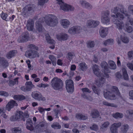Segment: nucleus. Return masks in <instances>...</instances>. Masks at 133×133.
<instances>
[{
    "label": "nucleus",
    "mask_w": 133,
    "mask_h": 133,
    "mask_svg": "<svg viewBox=\"0 0 133 133\" xmlns=\"http://www.w3.org/2000/svg\"><path fill=\"white\" fill-rule=\"evenodd\" d=\"M107 63L105 62H102L101 64L102 68H103L104 70V74L105 77H104L103 75L100 74L99 71L98 66L97 65H94L92 67L93 72L97 77H98L100 79V81H99L98 83L96 81V83H95L96 85L98 86L99 85V83H103V82H104L105 77L108 78V77L109 76L108 74L105 73V72L108 71L107 68Z\"/></svg>",
    "instance_id": "obj_1"
},
{
    "label": "nucleus",
    "mask_w": 133,
    "mask_h": 133,
    "mask_svg": "<svg viewBox=\"0 0 133 133\" xmlns=\"http://www.w3.org/2000/svg\"><path fill=\"white\" fill-rule=\"evenodd\" d=\"M117 10L116 9H113L112 10L111 16L113 18V20H115L114 21V23L116 24V28L119 30H122L124 28V24L122 22L119 21V19L122 20L124 18L123 12H121L119 14L117 13Z\"/></svg>",
    "instance_id": "obj_2"
},
{
    "label": "nucleus",
    "mask_w": 133,
    "mask_h": 133,
    "mask_svg": "<svg viewBox=\"0 0 133 133\" xmlns=\"http://www.w3.org/2000/svg\"><path fill=\"white\" fill-rule=\"evenodd\" d=\"M112 89V91L111 93L107 90L104 91V95L105 98L107 99L112 100L116 98V96L114 94H116V95H119V91L116 87H113Z\"/></svg>",
    "instance_id": "obj_3"
},
{
    "label": "nucleus",
    "mask_w": 133,
    "mask_h": 133,
    "mask_svg": "<svg viewBox=\"0 0 133 133\" xmlns=\"http://www.w3.org/2000/svg\"><path fill=\"white\" fill-rule=\"evenodd\" d=\"M51 84L53 88L56 90L62 89L63 85L61 80L57 77L54 78L52 79Z\"/></svg>",
    "instance_id": "obj_4"
},
{
    "label": "nucleus",
    "mask_w": 133,
    "mask_h": 133,
    "mask_svg": "<svg viewBox=\"0 0 133 133\" xmlns=\"http://www.w3.org/2000/svg\"><path fill=\"white\" fill-rule=\"evenodd\" d=\"M46 25L50 26H54L56 25L58 23L57 17L55 16L49 15L48 18L45 21Z\"/></svg>",
    "instance_id": "obj_5"
},
{
    "label": "nucleus",
    "mask_w": 133,
    "mask_h": 133,
    "mask_svg": "<svg viewBox=\"0 0 133 133\" xmlns=\"http://www.w3.org/2000/svg\"><path fill=\"white\" fill-rule=\"evenodd\" d=\"M65 83L67 92L69 93H72L74 90L73 81L71 79H67Z\"/></svg>",
    "instance_id": "obj_6"
},
{
    "label": "nucleus",
    "mask_w": 133,
    "mask_h": 133,
    "mask_svg": "<svg viewBox=\"0 0 133 133\" xmlns=\"http://www.w3.org/2000/svg\"><path fill=\"white\" fill-rule=\"evenodd\" d=\"M31 96L33 98L38 101H44L46 99L41 94L38 92H32V93Z\"/></svg>",
    "instance_id": "obj_7"
},
{
    "label": "nucleus",
    "mask_w": 133,
    "mask_h": 133,
    "mask_svg": "<svg viewBox=\"0 0 133 133\" xmlns=\"http://www.w3.org/2000/svg\"><path fill=\"white\" fill-rule=\"evenodd\" d=\"M25 55L26 57L30 58H34L39 56V54L37 51L31 50L27 51Z\"/></svg>",
    "instance_id": "obj_8"
},
{
    "label": "nucleus",
    "mask_w": 133,
    "mask_h": 133,
    "mask_svg": "<svg viewBox=\"0 0 133 133\" xmlns=\"http://www.w3.org/2000/svg\"><path fill=\"white\" fill-rule=\"evenodd\" d=\"M82 28L80 26H73L70 28L68 32L71 34H78L81 31Z\"/></svg>",
    "instance_id": "obj_9"
},
{
    "label": "nucleus",
    "mask_w": 133,
    "mask_h": 133,
    "mask_svg": "<svg viewBox=\"0 0 133 133\" xmlns=\"http://www.w3.org/2000/svg\"><path fill=\"white\" fill-rule=\"evenodd\" d=\"M60 8L61 9L65 11H72L74 9L73 6L65 3L60 6Z\"/></svg>",
    "instance_id": "obj_10"
},
{
    "label": "nucleus",
    "mask_w": 133,
    "mask_h": 133,
    "mask_svg": "<svg viewBox=\"0 0 133 133\" xmlns=\"http://www.w3.org/2000/svg\"><path fill=\"white\" fill-rule=\"evenodd\" d=\"M109 14V13L108 12L107 13H105L102 16L101 18V22L104 24L108 25L110 23V20L108 17Z\"/></svg>",
    "instance_id": "obj_11"
},
{
    "label": "nucleus",
    "mask_w": 133,
    "mask_h": 133,
    "mask_svg": "<svg viewBox=\"0 0 133 133\" xmlns=\"http://www.w3.org/2000/svg\"><path fill=\"white\" fill-rule=\"evenodd\" d=\"M25 89L24 87L21 88L22 90L25 91H30L32 88L35 87L32 82L30 81L26 82L25 83Z\"/></svg>",
    "instance_id": "obj_12"
},
{
    "label": "nucleus",
    "mask_w": 133,
    "mask_h": 133,
    "mask_svg": "<svg viewBox=\"0 0 133 133\" xmlns=\"http://www.w3.org/2000/svg\"><path fill=\"white\" fill-rule=\"evenodd\" d=\"M17 104L15 101L13 100H11L6 105L5 109L9 111L15 106H17Z\"/></svg>",
    "instance_id": "obj_13"
},
{
    "label": "nucleus",
    "mask_w": 133,
    "mask_h": 133,
    "mask_svg": "<svg viewBox=\"0 0 133 133\" xmlns=\"http://www.w3.org/2000/svg\"><path fill=\"white\" fill-rule=\"evenodd\" d=\"M99 24V22L98 21L90 20L87 22V26L89 28H94L97 26Z\"/></svg>",
    "instance_id": "obj_14"
},
{
    "label": "nucleus",
    "mask_w": 133,
    "mask_h": 133,
    "mask_svg": "<svg viewBox=\"0 0 133 133\" xmlns=\"http://www.w3.org/2000/svg\"><path fill=\"white\" fill-rule=\"evenodd\" d=\"M29 35L28 32L23 34L18 38V41L19 42H24L27 41L29 39Z\"/></svg>",
    "instance_id": "obj_15"
},
{
    "label": "nucleus",
    "mask_w": 133,
    "mask_h": 133,
    "mask_svg": "<svg viewBox=\"0 0 133 133\" xmlns=\"http://www.w3.org/2000/svg\"><path fill=\"white\" fill-rule=\"evenodd\" d=\"M23 113L21 111L18 112L15 116H12L10 118V120L12 121H15L17 119H23Z\"/></svg>",
    "instance_id": "obj_16"
},
{
    "label": "nucleus",
    "mask_w": 133,
    "mask_h": 133,
    "mask_svg": "<svg viewBox=\"0 0 133 133\" xmlns=\"http://www.w3.org/2000/svg\"><path fill=\"white\" fill-rule=\"evenodd\" d=\"M108 31V28H101L99 31V33L100 36L102 38L106 37L107 35Z\"/></svg>",
    "instance_id": "obj_17"
},
{
    "label": "nucleus",
    "mask_w": 133,
    "mask_h": 133,
    "mask_svg": "<svg viewBox=\"0 0 133 133\" xmlns=\"http://www.w3.org/2000/svg\"><path fill=\"white\" fill-rule=\"evenodd\" d=\"M60 23L62 27L64 28H68L70 24V21L66 19L61 20Z\"/></svg>",
    "instance_id": "obj_18"
},
{
    "label": "nucleus",
    "mask_w": 133,
    "mask_h": 133,
    "mask_svg": "<svg viewBox=\"0 0 133 133\" xmlns=\"http://www.w3.org/2000/svg\"><path fill=\"white\" fill-rule=\"evenodd\" d=\"M124 13H125V14H124V18L126 16L127 17V22L125 24V25L126 26L129 25V23H130L131 25L133 26V19L131 18L129 16H128L129 15L127 14V12L126 11H125L124 12Z\"/></svg>",
    "instance_id": "obj_19"
},
{
    "label": "nucleus",
    "mask_w": 133,
    "mask_h": 133,
    "mask_svg": "<svg viewBox=\"0 0 133 133\" xmlns=\"http://www.w3.org/2000/svg\"><path fill=\"white\" fill-rule=\"evenodd\" d=\"M32 124L31 120L30 119H28L26 124V129L30 131L33 130H34V127L32 126Z\"/></svg>",
    "instance_id": "obj_20"
},
{
    "label": "nucleus",
    "mask_w": 133,
    "mask_h": 133,
    "mask_svg": "<svg viewBox=\"0 0 133 133\" xmlns=\"http://www.w3.org/2000/svg\"><path fill=\"white\" fill-rule=\"evenodd\" d=\"M46 39L49 43H51L52 44V46H50V48L52 49H54L55 47L54 44L55 43V41L54 40L51 39L49 35L46 36Z\"/></svg>",
    "instance_id": "obj_21"
},
{
    "label": "nucleus",
    "mask_w": 133,
    "mask_h": 133,
    "mask_svg": "<svg viewBox=\"0 0 133 133\" xmlns=\"http://www.w3.org/2000/svg\"><path fill=\"white\" fill-rule=\"evenodd\" d=\"M109 124V123L108 122H105L102 124L100 127L101 131L102 132H104L106 131Z\"/></svg>",
    "instance_id": "obj_22"
},
{
    "label": "nucleus",
    "mask_w": 133,
    "mask_h": 133,
    "mask_svg": "<svg viewBox=\"0 0 133 133\" xmlns=\"http://www.w3.org/2000/svg\"><path fill=\"white\" fill-rule=\"evenodd\" d=\"M17 53V52L16 50L10 51L7 53L6 56L8 59H10L14 56Z\"/></svg>",
    "instance_id": "obj_23"
},
{
    "label": "nucleus",
    "mask_w": 133,
    "mask_h": 133,
    "mask_svg": "<svg viewBox=\"0 0 133 133\" xmlns=\"http://www.w3.org/2000/svg\"><path fill=\"white\" fill-rule=\"evenodd\" d=\"M0 64L4 67H7L9 65V63L7 61L5 60L4 58L1 59L0 61Z\"/></svg>",
    "instance_id": "obj_24"
},
{
    "label": "nucleus",
    "mask_w": 133,
    "mask_h": 133,
    "mask_svg": "<svg viewBox=\"0 0 133 133\" xmlns=\"http://www.w3.org/2000/svg\"><path fill=\"white\" fill-rule=\"evenodd\" d=\"M49 58L51 61L53 65L55 66L56 65V57L53 55H50L49 56Z\"/></svg>",
    "instance_id": "obj_25"
},
{
    "label": "nucleus",
    "mask_w": 133,
    "mask_h": 133,
    "mask_svg": "<svg viewBox=\"0 0 133 133\" xmlns=\"http://www.w3.org/2000/svg\"><path fill=\"white\" fill-rule=\"evenodd\" d=\"M108 64L109 65V67L110 69H115L116 68V65L113 61H109L108 62Z\"/></svg>",
    "instance_id": "obj_26"
},
{
    "label": "nucleus",
    "mask_w": 133,
    "mask_h": 133,
    "mask_svg": "<svg viewBox=\"0 0 133 133\" xmlns=\"http://www.w3.org/2000/svg\"><path fill=\"white\" fill-rule=\"evenodd\" d=\"M33 23L31 21L30 22L29 21H28V23L27 24V27L28 30L29 31L32 30L33 29Z\"/></svg>",
    "instance_id": "obj_27"
},
{
    "label": "nucleus",
    "mask_w": 133,
    "mask_h": 133,
    "mask_svg": "<svg viewBox=\"0 0 133 133\" xmlns=\"http://www.w3.org/2000/svg\"><path fill=\"white\" fill-rule=\"evenodd\" d=\"M13 98L15 99L18 101H21L25 98V97L22 95H15Z\"/></svg>",
    "instance_id": "obj_28"
},
{
    "label": "nucleus",
    "mask_w": 133,
    "mask_h": 133,
    "mask_svg": "<svg viewBox=\"0 0 133 133\" xmlns=\"http://www.w3.org/2000/svg\"><path fill=\"white\" fill-rule=\"evenodd\" d=\"M122 77H123L125 79H128V76L127 71L125 69L123 68L122 69Z\"/></svg>",
    "instance_id": "obj_29"
},
{
    "label": "nucleus",
    "mask_w": 133,
    "mask_h": 133,
    "mask_svg": "<svg viewBox=\"0 0 133 133\" xmlns=\"http://www.w3.org/2000/svg\"><path fill=\"white\" fill-rule=\"evenodd\" d=\"M36 28L37 30L39 32L42 31L43 30V28L42 27L41 24L38 22H37L36 23Z\"/></svg>",
    "instance_id": "obj_30"
},
{
    "label": "nucleus",
    "mask_w": 133,
    "mask_h": 133,
    "mask_svg": "<svg viewBox=\"0 0 133 133\" xmlns=\"http://www.w3.org/2000/svg\"><path fill=\"white\" fill-rule=\"evenodd\" d=\"M79 68L82 71H84L87 69V65L84 63H82L79 64Z\"/></svg>",
    "instance_id": "obj_31"
},
{
    "label": "nucleus",
    "mask_w": 133,
    "mask_h": 133,
    "mask_svg": "<svg viewBox=\"0 0 133 133\" xmlns=\"http://www.w3.org/2000/svg\"><path fill=\"white\" fill-rule=\"evenodd\" d=\"M76 117L78 119L82 120H85L87 118V116L80 114H77Z\"/></svg>",
    "instance_id": "obj_32"
},
{
    "label": "nucleus",
    "mask_w": 133,
    "mask_h": 133,
    "mask_svg": "<svg viewBox=\"0 0 133 133\" xmlns=\"http://www.w3.org/2000/svg\"><path fill=\"white\" fill-rule=\"evenodd\" d=\"M11 130L14 133H21L22 132L21 129L19 127L13 128Z\"/></svg>",
    "instance_id": "obj_33"
},
{
    "label": "nucleus",
    "mask_w": 133,
    "mask_h": 133,
    "mask_svg": "<svg viewBox=\"0 0 133 133\" xmlns=\"http://www.w3.org/2000/svg\"><path fill=\"white\" fill-rule=\"evenodd\" d=\"M67 36L66 35H57V38L59 40H65L66 39Z\"/></svg>",
    "instance_id": "obj_34"
},
{
    "label": "nucleus",
    "mask_w": 133,
    "mask_h": 133,
    "mask_svg": "<svg viewBox=\"0 0 133 133\" xmlns=\"http://www.w3.org/2000/svg\"><path fill=\"white\" fill-rule=\"evenodd\" d=\"M127 114L128 115V118L131 120L133 118V110H129L127 111Z\"/></svg>",
    "instance_id": "obj_35"
},
{
    "label": "nucleus",
    "mask_w": 133,
    "mask_h": 133,
    "mask_svg": "<svg viewBox=\"0 0 133 133\" xmlns=\"http://www.w3.org/2000/svg\"><path fill=\"white\" fill-rule=\"evenodd\" d=\"M121 38L122 42L124 43H127L129 42V39L125 35H121Z\"/></svg>",
    "instance_id": "obj_36"
},
{
    "label": "nucleus",
    "mask_w": 133,
    "mask_h": 133,
    "mask_svg": "<svg viewBox=\"0 0 133 133\" xmlns=\"http://www.w3.org/2000/svg\"><path fill=\"white\" fill-rule=\"evenodd\" d=\"M98 112L97 110H94L91 111V115L93 118H96L98 116Z\"/></svg>",
    "instance_id": "obj_37"
},
{
    "label": "nucleus",
    "mask_w": 133,
    "mask_h": 133,
    "mask_svg": "<svg viewBox=\"0 0 133 133\" xmlns=\"http://www.w3.org/2000/svg\"><path fill=\"white\" fill-rule=\"evenodd\" d=\"M80 3L84 6L86 8H88L90 6V4L85 1H80Z\"/></svg>",
    "instance_id": "obj_38"
},
{
    "label": "nucleus",
    "mask_w": 133,
    "mask_h": 133,
    "mask_svg": "<svg viewBox=\"0 0 133 133\" xmlns=\"http://www.w3.org/2000/svg\"><path fill=\"white\" fill-rule=\"evenodd\" d=\"M114 40L112 39H109L104 42L103 43L105 45L111 44L114 42Z\"/></svg>",
    "instance_id": "obj_39"
},
{
    "label": "nucleus",
    "mask_w": 133,
    "mask_h": 133,
    "mask_svg": "<svg viewBox=\"0 0 133 133\" xmlns=\"http://www.w3.org/2000/svg\"><path fill=\"white\" fill-rule=\"evenodd\" d=\"M128 26H126L125 25V27L124 25V28L123 29L125 30L126 31L130 33L133 30L131 26L128 27Z\"/></svg>",
    "instance_id": "obj_40"
},
{
    "label": "nucleus",
    "mask_w": 133,
    "mask_h": 133,
    "mask_svg": "<svg viewBox=\"0 0 133 133\" xmlns=\"http://www.w3.org/2000/svg\"><path fill=\"white\" fill-rule=\"evenodd\" d=\"M113 116L114 117L116 118H121L123 116V114L122 113L117 112L113 114Z\"/></svg>",
    "instance_id": "obj_41"
},
{
    "label": "nucleus",
    "mask_w": 133,
    "mask_h": 133,
    "mask_svg": "<svg viewBox=\"0 0 133 133\" xmlns=\"http://www.w3.org/2000/svg\"><path fill=\"white\" fill-rule=\"evenodd\" d=\"M128 128V126L127 124H125L123 126L122 129L121 131L123 133L126 132L127 131Z\"/></svg>",
    "instance_id": "obj_42"
},
{
    "label": "nucleus",
    "mask_w": 133,
    "mask_h": 133,
    "mask_svg": "<svg viewBox=\"0 0 133 133\" xmlns=\"http://www.w3.org/2000/svg\"><path fill=\"white\" fill-rule=\"evenodd\" d=\"M51 126L52 128L55 129H60L61 127V126L57 123H53Z\"/></svg>",
    "instance_id": "obj_43"
},
{
    "label": "nucleus",
    "mask_w": 133,
    "mask_h": 133,
    "mask_svg": "<svg viewBox=\"0 0 133 133\" xmlns=\"http://www.w3.org/2000/svg\"><path fill=\"white\" fill-rule=\"evenodd\" d=\"M8 15L7 14L5 13L2 12L1 14V17L4 20H5L6 21H8V20L6 18L8 16Z\"/></svg>",
    "instance_id": "obj_44"
},
{
    "label": "nucleus",
    "mask_w": 133,
    "mask_h": 133,
    "mask_svg": "<svg viewBox=\"0 0 133 133\" xmlns=\"http://www.w3.org/2000/svg\"><path fill=\"white\" fill-rule=\"evenodd\" d=\"M9 95L8 92L3 91H0V96H2L7 97Z\"/></svg>",
    "instance_id": "obj_45"
},
{
    "label": "nucleus",
    "mask_w": 133,
    "mask_h": 133,
    "mask_svg": "<svg viewBox=\"0 0 133 133\" xmlns=\"http://www.w3.org/2000/svg\"><path fill=\"white\" fill-rule=\"evenodd\" d=\"M87 45L89 47H92L94 46L95 44L93 41H89L88 42Z\"/></svg>",
    "instance_id": "obj_46"
},
{
    "label": "nucleus",
    "mask_w": 133,
    "mask_h": 133,
    "mask_svg": "<svg viewBox=\"0 0 133 133\" xmlns=\"http://www.w3.org/2000/svg\"><path fill=\"white\" fill-rule=\"evenodd\" d=\"M90 129L94 131H97L98 130V126L96 124H94L90 127Z\"/></svg>",
    "instance_id": "obj_47"
},
{
    "label": "nucleus",
    "mask_w": 133,
    "mask_h": 133,
    "mask_svg": "<svg viewBox=\"0 0 133 133\" xmlns=\"http://www.w3.org/2000/svg\"><path fill=\"white\" fill-rule=\"evenodd\" d=\"M127 65L129 69L131 70H133V61L131 63H128Z\"/></svg>",
    "instance_id": "obj_48"
},
{
    "label": "nucleus",
    "mask_w": 133,
    "mask_h": 133,
    "mask_svg": "<svg viewBox=\"0 0 133 133\" xmlns=\"http://www.w3.org/2000/svg\"><path fill=\"white\" fill-rule=\"evenodd\" d=\"M103 104L108 106H110L113 107L115 106V105L113 104L110 103L105 101L103 102Z\"/></svg>",
    "instance_id": "obj_49"
},
{
    "label": "nucleus",
    "mask_w": 133,
    "mask_h": 133,
    "mask_svg": "<svg viewBox=\"0 0 133 133\" xmlns=\"http://www.w3.org/2000/svg\"><path fill=\"white\" fill-rule=\"evenodd\" d=\"M49 0H40L38 2V4L40 5H43L45 3L48 2Z\"/></svg>",
    "instance_id": "obj_50"
},
{
    "label": "nucleus",
    "mask_w": 133,
    "mask_h": 133,
    "mask_svg": "<svg viewBox=\"0 0 133 133\" xmlns=\"http://www.w3.org/2000/svg\"><path fill=\"white\" fill-rule=\"evenodd\" d=\"M92 89L94 92L95 93L98 94L99 93V90H98L95 87L93 86Z\"/></svg>",
    "instance_id": "obj_51"
},
{
    "label": "nucleus",
    "mask_w": 133,
    "mask_h": 133,
    "mask_svg": "<svg viewBox=\"0 0 133 133\" xmlns=\"http://www.w3.org/2000/svg\"><path fill=\"white\" fill-rule=\"evenodd\" d=\"M129 57L131 59L133 58V51H131L129 52L128 53Z\"/></svg>",
    "instance_id": "obj_52"
},
{
    "label": "nucleus",
    "mask_w": 133,
    "mask_h": 133,
    "mask_svg": "<svg viewBox=\"0 0 133 133\" xmlns=\"http://www.w3.org/2000/svg\"><path fill=\"white\" fill-rule=\"evenodd\" d=\"M82 91L84 93L85 92H90V91L89 90V89L87 88H83L82 89Z\"/></svg>",
    "instance_id": "obj_53"
},
{
    "label": "nucleus",
    "mask_w": 133,
    "mask_h": 133,
    "mask_svg": "<svg viewBox=\"0 0 133 133\" xmlns=\"http://www.w3.org/2000/svg\"><path fill=\"white\" fill-rule=\"evenodd\" d=\"M30 47L32 49L37 50L38 49L37 47L34 45H30Z\"/></svg>",
    "instance_id": "obj_54"
},
{
    "label": "nucleus",
    "mask_w": 133,
    "mask_h": 133,
    "mask_svg": "<svg viewBox=\"0 0 133 133\" xmlns=\"http://www.w3.org/2000/svg\"><path fill=\"white\" fill-rule=\"evenodd\" d=\"M57 64L59 65H62L63 64L62 60L60 59H58L57 62Z\"/></svg>",
    "instance_id": "obj_55"
},
{
    "label": "nucleus",
    "mask_w": 133,
    "mask_h": 133,
    "mask_svg": "<svg viewBox=\"0 0 133 133\" xmlns=\"http://www.w3.org/2000/svg\"><path fill=\"white\" fill-rule=\"evenodd\" d=\"M130 98L133 100V91H130L129 93Z\"/></svg>",
    "instance_id": "obj_56"
},
{
    "label": "nucleus",
    "mask_w": 133,
    "mask_h": 133,
    "mask_svg": "<svg viewBox=\"0 0 133 133\" xmlns=\"http://www.w3.org/2000/svg\"><path fill=\"white\" fill-rule=\"evenodd\" d=\"M76 68V66L75 65H72L70 67L71 71H74L75 70Z\"/></svg>",
    "instance_id": "obj_57"
},
{
    "label": "nucleus",
    "mask_w": 133,
    "mask_h": 133,
    "mask_svg": "<svg viewBox=\"0 0 133 133\" xmlns=\"http://www.w3.org/2000/svg\"><path fill=\"white\" fill-rule=\"evenodd\" d=\"M56 1L57 3L60 5V6L62 5L64 3H63L62 0H56Z\"/></svg>",
    "instance_id": "obj_58"
},
{
    "label": "nucleus",
    "mask_w": 133,
    "mask_h": 133,
    "mask_svg": "<svg viewBox=\"0 0 133 133\" xmlns=\"http://www.w3.org/2000/svg\"><path fill=\"white\" fill-rule=\"evenodd\" d=\"M38 109L39 112L41 113H42L45 111L44 109H43L41 107H38Z\"/></svg>",
    "instance_id": "obj_59"
},
{
    "label": "nucleus",
    "mask_w": 133,
    "mask_h": 133,
    "mask_svg": "<svg viewBox=\"0 0 133 133\" xmlns=\"http://www.w3.org/2000/svg\"><path fill=\"white\" fill-rule=\"evenodd\" d=\"M29 116V115L27 113H23V119L24 118H28Z\"/></svg>",
    "instance_id": "obj_60"
},
{
    "label": "nucleus",
    "mask_w": 133,
    "mask_h": 133,
    "mask_svg": "<svg viewBox=\"0 0 133 133\" xmlns=\"http://www.w3.org/2000/svg\"><path fill=\"white\" fill-rule=\"evenodd\" d=\"M73 56L72 54L71 53H69L68 55V58H69L70 59H72V57Z\"/></svg>",
    "instance_id": "obj_61"
},
{
    "label": "nucleus",
    "mask_w": 133,
    "mask_h": 133,
    "mask_svg": "<svg viewBox=\"0 0 133 133\" xmlns=\"http://www.w3.org/2000/svg\"><path fill=\"white\" fill-rule=\"evenodd\" d=\"M122 41V39L121 38V36L120 38H118L117 39V41L118 43L119 44L121 43V41Z\"/></svg>",
    "instance_id": "obj_62"
},
{
    "label": "nucleus",
    "mask_w": 133,
    "mask_h": 133,
    "mask_svg": "<svg viewBox=\"0 0 133 133\" xmlns=\"http://www.w3.org/2000/svg\"><path fill=\"white\" fill-rule=\"evenodd\" d=\"M26 63L28 65V67L30 68L31 67V66L30 64V61L29 60H26Z\"/></svg>",
    "instance_id": "obj_63"
},
{
    "label": "nucleus",
    "mask_w": 133,
    "mask_h": 133,
    "mask_svg": "<svg viewBox=\"0 0 133 133\" xmlns=\"http://www.w3.org/2000/svg\"><path fill=\"white\" fill-rule=\"evenodd\" d=\"M55 71L57 73H62L63 72V71L60 69H57Z\"/></svg>",
    "instance_id": "obj_64"
}]
</instances>
